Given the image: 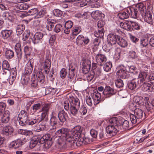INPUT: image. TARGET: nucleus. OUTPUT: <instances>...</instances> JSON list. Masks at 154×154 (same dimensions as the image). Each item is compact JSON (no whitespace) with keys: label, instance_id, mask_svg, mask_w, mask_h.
<instances>
[{"label":"nucleus","instance_id":"obj_16","mask_svg":"<svg viewBox=\"0 0 154 154\" xmlns=\"http://www.w3.org/2000/svg\"><path fill=\"white\" fill-rule=\"evenodd\" d=\"M138 85L139 87L141 86L142 85H143L142 89V90L144 91H148V92H152L154 90L152 86L150 84L148 83L144 82L143 83V82L142 84H141L140 85V82H139V83H138L137 82V86Z\"/></svg>","mask_w":154,"mask_h":154},{"label":"nucleus","instance_id":"obj_41","mask_svg":"<svg viewBox=\"0 0 154 154\" xmlns=\"http://www.w3.org/2000/svg\"><path fill=\"white\" fill-rule=\"evenodd\" d=\"M113 45L108 42L107 45H104L103 47V50L106 52H108L112 48Z\"/></svg>","mask_w":154,"mask_h":154},{"label":"nucleus","instance_id":"obj_48","mask_svg":"<svg viewBox=\"0 0 154 154\" xmlns=\"http://www.w3.org/2000/svg\"><path fill=\"white\" fill-rule=\"evenodd\" d=\"M116 86L119 88L122 87L124 85V84L122 80L120 79H117L115 82Z\"/></svg>","mask_w":154,"mask_h":154},{"label":"nucleus","instance_id":"obj_29","mask_svg":"<svg viewBox=\"0 0 154 154\" xmlns=\"http://www.w3.org/2000/svg\"><path fill=\"white\" fill-rule=\"evenodd\" d=\"M128 72L127 70H118L116 72V74L119 77L125 79L128 77Z\"/></svg>","mask_w":154,"mask_h":154},{"label":"nucleus","instance_id":"obj_19","mask_svg":"<svg viewBox=\"0 0 154 154\" xmlns=\"http://www.w3.org/2000/svg\"><path fill=\"white\" fill-rule=\"evenodd\" d=\"M119 37V36L117 35L113 34L108 35L107 36L108 43L112 45H115L116 42H117Z\"/></svg>","mask_w":154,"mask_h":154},{"label":"nucleus","instance_id":"obj_52","mask_svg":"<svg viewBox=\"0 0 154 154\" xmlns=\"http://www.w3.org/2000/svg\"><path fill=\"white\" fill-rule=\"evenodd\" d=\"M62 26L60 24H57L54 27V31L56 33H58L60 32L62 28Z\"/></svg>","mask_w":154,"mask_h":154},{"label":"nucleus","instance_id":"obj_62","mask_svg":"<svg viewBox=\"0 0 154 154\" xmlns=\"http://www.w3.org/2000/svg\"><path fill=\"white\" fill-rule=\"evenodd\" d=\"M91 135L94 138H96L97 136V132L94 129H91L90 131Z\"/></svg>","mask_w":154,"mask_h":154},{"label":"nucleus","instance_id":"obj_47","mask_svg":"<svg viewBox=\"0 0 154 154\" xmlns=\"http://www.w3.org/2000/svg\"><path fill=\"white\" fill-rule=\"evenodd\" d=\"M50 137V135L48 134H45L43 135L41 138H40V141H44L45 142L49 140Z\"/></svg>","mask_w":154,"mask_h":154},{"label":"nucleus","instance_id":"obj_3","mask_svg":"<svg viewBox=\"0 0 154 154\" xmlns=\"http://www.w3.org/2000/svg\"><path fill=\"white\" fill-rule=\"evenodd\" d=\"M138 11L140 12L141 15L143 17L145 22L150 25H152V14L150 12L146 11V7L143 3H140L135 5V19L140 16Z\"/></svg>","mask_w":154,"mask_h":154},{"label":"nucleus","instance_id":"obj_10","mask_svg":"<svg viewBox=\"0 0 154 154\" xmlns=\"http://www.w3.org/2000/svg\"><path fill=\"white\" fill-rule=\"evenodd\" d=\"M57 112L56 111H54L52 113L53 116L51 117L50 119V130L52 131V132H54L55 131L56 127L55 125L57 124V118L54 116L56 115Z\"/></svg>","mask_w":154,"mask_h":154},{"label":"nucleus","instance_id":"obj_58","mask_svg":"<svg viewBox=\"0 0 154 154\" xmlns=\"http://www.w3.org/2000/svg\"><path fill=\"white\" fill-rule=\"evenodd\" d=\"M73 26V23L70 20H68L66 22L65 27L67 28H71Z\"/></svg>","mask_w":154,"mask_h":154},{"label":"nucleus","instance_id":"obj_15","mask_svg":"<svg viewBox=\"0 0 154 154\" xmlns=\"http://www.w3.org/2000/svg\"><path fill=\"white\" fill-rule=\"evenodd\" d=\"M34 60L31 59L27 63L25 69L24 73L27 75L30 74L32 71Z\"/></svg>","mask_w":154,"mask_h":154},{"label":"nucleus","instance_id":"obj_50","mask_svg":"<svg viewBox=\"0 0 154 154\" xmlns=\"http://www.w3.org/2000/svg\"><path fill=\"white\" fill-rule=\"evenodd\" d=\"M41 107V104L40 103L34 104L32 106V109L34 112H35L39 109Z\"/></svg>","mask_w":154,"mask_h":154},{"label":"nucleus","instance_id":"obj_31","mask_svg":"<svg viewBox=\"0 0 154 154\" xmlns=\"http://www.w3.org/2000/svg\"><path fill=\"white\" fill-rule=\"evenodd\" d=\"M117 41V43L120 46L123 48H125L128 45V43L123 38L120 36Z\"/></svg>","mask_w":154,"mask_h":154},{"label":"nucleus","instance_id":"obj_11","mask_svg":"<svg viewBox=\"0 0 154 154\" xmlns=\"http://www.w3.org/2000/svg\"><path fill=\"white\" fill-rule=\"evenodd\" d=\"M130 22L131 24L134 23V21L132 20L128 21L126 22H121L120 23V26L122 28L128 31H134L135 28L134 26V25L132 24V27H131V25H129Z\"/></svg>","mask_w":154,"mask_h":154},{"label":"nucleus","instance_id":"obj_23","mask_svg":"<svg viewBox=\"0 0 154 154\" xmlns=\"http://www.w3.org/2000/svg\"><path fill=\"white\" fill-rule=\"evenodd\" d=\"M40 139V137L37 136L33 137L29 142V147L31 148H33L36 146L38 142L41 143Z\"/></svg>","mask_w":154,"mask_h":154},{"label":"nucleus","instance_id":"obj_44","mask_svg":"<svg viewBox=\"0 0 154 154\" xmlns=\"http://www.w3.org/2000/svg\"><path fill=\"white\" fill-rule=\"evenodd\" d=\"M24 52L26 55H30L32 50V48L28 46H26L24 47Z\"/></svg>","mask_w":154,"mask_h":154},{"label":"nucleus","instance_id":"obj_30","mask_svg":"<svg viewBox=\"0 0 154 154\" xmlns=\"http://www.w3.org/2000/svg\"><path fill=\"white\" fill-rule=\"evenodd\" d=\"M82 30V29L80 26H74L72 28V34L71 35V38L73 39L74 35L75 36L80 32Z\"/></svg>","mask_w":154,"mask_h":154},{"label":"nucleus","instance_id":"obj_26","mask_svg":"<svg viewBox=\"0 0 154 154\" xmlns=\"http://www.w3.org/2000/svg\"><path fill=\"white\" fill-rule=\"evenodd\" d=\"M47 21L46 25L47 29L48 30L51 31L53 27L54 26L56 20L51 18H49L47 19Z\"/></svg>","mask_w":154,"mask_h":154},{"label":"nucleus","instance_id":"obj_46","mask_svg":"<svg viewBox=\"0 0 154 154\" xmlns=\"http://www.w3.org/2000/svg\"><path fill=\"white\" fill-rule=\"evenodd\" d=\"M91 96L92 98H101L100 94L98 91L97 90H95L93 93L91 94Z\"/></svg>","mask_w":154,"mask_h":154},{"label":"nucleus","instance_id":"obj_59","mask_svg":"<svg viewBox=\"0 0 154 154\" xmlns=\"http://www.w3.org/2000/svg\"><path fill=\"white\" fill-rule=\"evenodd\" d=\"M85 99L86 103L88 105L90 106H91L92 105L93 103L91 97L87 96Z\"/></svg>","mask_w":154,"mask_h":154},{"label":"nucleus","instance_id":"obj_7","mask_svg":"<svg viewBox=\"0 0 154 154\" xmlns=\"http://www.w3.org/2000/svg\"><path fill=\"white\" fill-rule=\"evenodd\" d=\"M51 107V104L45 103L43 104L41 111L42 113L40 116H38L36 117L38 123L41 122L48 115L49 109Z\"/></svg>","mask_w":154,"mask_h":154},{"label":"nucleus","instance_id":"obj_51","mask_svg":"<svg viewBox=\"0 0 154 154\" xmlns=\"http://www.w3.org/2000/svg\"><path fill=\"white\" fill-rule=\"evenodd\" d=\"M121 52V51L120 49H118L116 51L114 57L116 60H118L120 58Z\"/></svg>","mask_w":154,"mask_h":154},{"label":"nucleus","instance_id":"obj_37","mask_svg":"<svg viewBox=\"0 0 154 154\" xmlns=\"http://www.w3.org/2000/svg\"><path fill=\"white\" fill-rule=\"evenodd\" d=\"M120 120H121L122 122V123L121 125H118L119 126H120V128H123L124 130H127L128 129L129 126V123L128 121L127 120H125L123 122L121 119H119Z\"/></svg>","mask_w":154,"mask_h":154},{"label":"nucleus","instance_id":"obj_5","mask_svg":"<svg viewBox=\"0 0 154 154\" xmlns=\"http://www.w3.org/2000/svg\"><path fill=\"white\" fill-rule=\"evenodd\" d=\"M109 121L111 124L106 128V130L107 133L112 136L115 135L119 130L115 126L118 127V125H121L122 122L116 117L111 119Z\"/></svg>","mask_w":154,"mask_h":154},{"label":"nucleus","instance_id":"obj_28","mask_svg":"<svg viewBox=\"0 0 154 154\" xmlns=\"http://www.w3.org/2000/svg\"><path fill=\"white\" fill-rule=\"evenodd\" d=\"M15 49L17 57L21 58L22 56V52L21 48V45L20 43H18L15 46Z\"/></svg>","mask_w":154,"mask_h":154},{"label":"nucleus","instance_id":"obj_55","mask_svg":"<svg viewBox=\"0 0 154 154\" xmlns=\"http://www.w3.org/2000/svg\"><path fill=\"white\" fill-rule=\"evenodd\" d=\"M148 43V40L147 38L143 39L140 40V44L143 47L146 46Z\"/></svg>","mask_w":154,"mask_h":154},{"label":"nucleus","instance_id":"obj_4","mask_svg":"<svg viewBox=\"0 0 154 154\" xmlns=\"http://www.w3.org/2000/svg\"><path fill=\"white\" fill-rule=\"evenodd\" d=\"M28 116L27 112L24 110H22L20 112L18 116V119L17 120L20 125L24 126L28 125H32L35 123H38L36 117L35 119L30 120Z\"/></svg>","mask_w":154,"mask_h":154},{"label":"nucleus","instance_id":"obj_53","mask_svg":"<svg viewBox=\"0 0 154 154\" xmlns=\"http://www.w3.org/2000/svg\"><path fill=\"white\" fill-rule=\"evenodd\" d=\"M67 74V72L66 69L64 68L62 69L60 72V77L62 79L64 78Z\"/></svg>","mask_w":154,"mask_h":154},{"label":"nucleus","instance_id":"obj_25","mask_svg":"<svg viewBox=\"0 0 154 154\" xmlns=\"http://www.w3.org/2000/svg\"><path fill=\"white\" fill-rule=\"evenodd\" d=\"M10 119V113L8 111H5L2 116L1 120L2 123H7Z\"/></svg>","mask_w":154,"mask_h":154},{"label":"nucleus","instance_id":"obj_20","mask_svg":"<svg viewBox=\"0 0 154 154\" xmlns=\"http://www.w3.org/2000/svg\"><path fill=\"white\" fill-rule=\"evenodd\" d=\"M92 18L94 20H98L104 17V14L101 11L97 10L93 11L91 13Z\"/></svg>","mask_w":154,"mask_h":154},{"label":"nucleus","instance_id":"obj_14","mask_svg":"<svg viewBox=\"0 0 154 154\" xmlns=\"http://www.w3.org/2000/svg\"><path fill=\"white\" fill-rule=\"evenodd\" d=\"M82 66L83 71L85 73H88L90 70L91 66V62L88 59H85L82 62Z\"/></svg>","mask_w":154,"mask_h":154},{"label":"nucleus","instance_id":"obj_21","mask_svg":"<svg viewBox=\"0 0 154 154\" xmlns=\"http://www.w3.org/2000/svg\"><path fill=\"white\" fill-rule=\"evenodd\" d=\"M12 33L13 31L11 29H5L1 31L2 38L5 39L10 38Z\"/></svg>","mask_w":154,"mask_h":154},{"label":"nucleus","instance_id":"obj_2","mask_svg":"<svg viewBox=\"0 0 154 154\" xmlns=\"http://www.w3.org/2000/svg\"><path fill=\"white\" fill-rule=\"evenodd\" d=\"M69 100L70 103L69 106L67 100L64 101L63 106L67 111L69 110L71 113L74 116H76L78 114V110L80 106V102L79 99L73 97H69Z\"/></svg>","mask_w":154,"mask_h":154},{"label":"nucleus","instance_id":"obj_34","mask_svg":"<svg viewBox=\"0 0 154 154\" xmlns=\"http://www.w3.org/2000/svg\"><path fill=\"white\" fill-rule=\"evenodd\" d=\"M95 36L98 38H101L103 37L104 35V30L103 28L99 29L94 32Z\"/></svg>","mask_w":154,"mask_h":154},{"label":"nucleus","instance_id":"obj_27","mask_svg":"<svg viewBox=\"0 0 154 154\" xmlns=\"http://www.w3.org/2000/svg\"><path fill=\"white\" fill-rule=\"evenodd\" d=\"M145 107L148 112H153L154 111V100H152L151 102H145Z\"/></svg>","mask_w":154,"mask_h":154},{"label":"nucleus","instance_id":"obj_54","mask_svg":"<svg viewBox=\"0 0 154 154\" xmlns=\"http://www.w3.org/2000/svg\"><path fill=\"white\" fill-rule=\"evenodd\" d=\"M38 9L36 8H35L29 10L28 11V13L29 14V15H36Z\"/></svg>","mask_w":154,"mask_h":154},{"label":"nucleus","instance_id":"obj_49","mask_svg":"<svg viewBox=\"0 0 154 154\" xmlns=\"http://www.w3.org/2000/svg\"><path fill=\"white\" fill-rule=\"evenodd\" d=\"M79 111L82 115H85L87 112V110L86 107L84 105L82 106L79 109Z\"/></svg>","mask_w":154,"mask_h":154},{"label":"nucleus","instance_id":"obj_8","mask_svg":"<svg viewBox=\"0 0 154 154\" xmlns=\"http://www.w3.org/2000/svg\"><path fill=\"white\" fill-rule=\"evenodd\" d=\"M130 12L131 16L135 14V9L133 8H129L126 11H121L117 14L118 17L120 19L123 20L129 17Z\"/></svg>","mask_w":154,"mask_h":154},{"label":"nucleus","instance_id":"obj_63","mask_svg":"<svg viewBox=\"0 0 154 154\" xmlns=\"http://www.w3.org/2000/svg\"><path fill=\"white\" fill-rule=\"evenodd\" d=\"M8 8L7 6L3 3H0V9L2 11H5L7 10Z\"/></svg>","mask_w":154,"mask_h":154},{"label":"nucleus","instance_id":"obj_57","mask_svg":"<svg viewBox=\"0 0 154 154\" xmlns=\"http://www.w3.org/2000/svg\"><path fill=\"white\" fill-rule=\"evenodd\" d=\"M94 72H91V73L88 74L86 76L88 82L91 81L94 77Z\"/></svg>","mask_w":154,"mask_h":154},{"label":"nucleus","instance_id":"obj_60","mask_svg":"<svg viewBox=\"0 0 154 154\" xmlns=\"http://www.w3.org/2000/svg\"><path fill=\"white\" fill-rule=\"evenodd\" d=\"M55 39L56 37L54 35H52L51 36L49 40V43L50 45L52 46L53 45Z\"/></svg>","mask_w":154,"mask_h":154},{"label":"nucleus","instance_id":"obj_17","mask_svg":"<svg viewBox=\"0 0 154 154\" xmlns=\"http://www.w3.org/2000/svg\"><path fill=\"white\" fill-rule=\"evenodd\" d=\"M95 58L97 62L100 66L103 65L107 60L105 55L101 54H97Z\"/></svg>","mask_w":154,"mask_h":154},{"label":"nucleus","instance_id":"obj_22","mask_svg":"<svg viewBox=\"0 0 154 154\" xmlns=\"http://www.w3.org/2000/svg\"><path fill=\"white\" fill-rule=\"evenodd\" d=\"M24 144L20 139H17L11 142L9 145L10 148H17Z\"/></svg>","mask_w":154,"mask_h":154},{"label":"nucleus","instance_id":"obj_42","mask_svg":"<svg viewBox=\"0 0 154 154\" xmlns=\"http://www.w3.org/2000/svg\"><path fill=\"white\" fill-rule=\"evenodd\" d=\"M112 67V64L110 62H107L104 65L103 67L104 71L106 72L109 71Z\"/></svg>","mask_w":154,"mask_h":154},{"label":"nucleus","instance_id":"obj_24","mask_svg":"<svg viewBox=\"0 0 154 154\" xmlns=\"http://www.w3.org/2000/svg\"><path fill=\"white\" fill-rule=\"evenodd\" d=\"M58 117L60 121L63 123L66 120V117L67 116L66 113L63 110H62L59 111L58 113Z\"/></svg>","mask_w":154,"mask_h":154},{"label":"nucleus","instance_id":"obj_32","mask_svg":"<svg viewBox=\"0 0 154 154\" xmlns=\"http://www.w3.org/2000/svg\"><path fill=\"white\" fill-rule=\"evenodd\" d=\"M37 81L41 83H43L45 81V76L42 72H39L36 75Z\"/></svg>","mask_w":154,"mask_h":154},{"label":"nucleus","instance_id":"obj_39","mask_svg":"<svg viewBox=\"0 0 154 154\" xmlns=\"http://www.w3.org/2000/svg\"><path fill=\"white\" fill-rule=\"evenodd\" d=\"M137 17V21L135 20V29L137 30H140L141 28H142L141 24L142 23V21H141V19H139Z\"/></svg>","mask_w":154,"mask_h":154},{"label":"nucleus","instance_id":"obj_40","mask_svg":"<svg viewBox=\"0 0 154 154\" xmlns=\"http://www.w3.org/2000/svg\"><path fill=\"white\" fill-rule=\"evenodd\" d=\"M46 10L45 9H42L39 11H38V12L35 17L36 18L43 17L45 14Z\"/></svg>","mask_w":154,"mask_h":154},{"label":"nucleus","instance_id":"obj_33","mask_svg":"<svg viewBox=\"0 0 154 154\" xmlns=\"http://www.w3.org/2000/svg\"><path fill=\"white\" fill-rule=\"evenodd\" d=\"M25 29V27L23 24L18 25L16 27V32L17 35H20L22 34Z\"/></svg>","mask_w":154,"mask_h":154},{"label":"nucleus","instance_id":"obj_18","mask_svg":"<svg viewBox=\"0 0 154 154\" xmlns=\"http://www.w3.org/2000/svg\"><path fill=\"white\" fill-rule=\"evenodd\" d=\"M51 61L49 59H46L45 61L44 64L43 66L42 69L44 70V72L46 74H48L50 71V68L51 67Z\"/></svg>","mask_w":154,"mask_h":154},{"label":"nucleus","instance_id":"obj_36","mask_svg":"<svg viewBox=\"0 0 154 154\" xmlns=\"http://www.w3.org/2000/svg\"><path fill=\"white\" fill-rule=\"evenodd\" d=\"M143 112L140 109H135V119H141L143 116Z\"/></svg>","mask_w":154,"mask_h":154},{"label":"nucleus","instance_id":"obj_43","mask_svg":"<svg viewBox=\"0 0 154 154\" xmlns=\"http://www.w3.org/2000/svg\"><path fill=\"white\" fill-rule=\"evenodd\" d=\"M53 13L54 15L56 17H62L63 16V12L58 9L54 10L53 11Z\"/></svg>","mask_w":154,"mask_h":154},{"label":"nucleus","instance_id":"obj_38","mask_svg":"<svg viewBox=\"0 0 154 154\" xmlns=\"http://www.w3.org/2000/svg\"><path fill=\"white\" fill-rule=\"evenodd\" d=\"M2 68L3 69L7 70L8 72L11 70V68L8 62L6 60H4L2 63Z\"/></svg>","mask_w":154,"mask_h":154},{"label":"nucleus","instance_id":"obj_64","mask_svg":"<svg viewBox=\"0 0 154 154\" xmlns=\"http://www.w3.org/2000/svg\"><path fill=\"white\" fill-rule=\"evenodd\" d=\"M134 84L135 81L134 80L131 81L128 84V87L131 90H134Z\"/></svg>","mask_w":154,"mask_h":154},{"label":"nucleus","instance_id":"obj_12","mask_svg":"<svg viewBox=\"0 0 154 154\" xmlns=\"http://www.w3.org/2000/svg\"><path fill=\"white\" fill-rule=\"evenodd\" d=\"M43 35L42 32H36L32 39L33 43L35 44L42 42L43 40Z\"/></svg>","mask_w":154,"mask_h":154},{"label":"nucleus","instance_id":"obj_1","mask_svg":"<svg viewBox=\"0 0 154 154\" xmlns=\"http://www.w3.org/2000/svg\"><path fill=\"white\" fill-rule=\"evenodd\" d=\"M82 132V129L81 126H77L71 131L66 128H61L57 131L55 134L59 137L58 143L59 145L65 142L66 141L74 143L75 140H77L76 144L77 146H79L83 144L89 143L90 142L88 137L80 136Z\"/></svg>","mask_w":154,"mask_h":154},{"label":"nucleus","instance_id":"obj_61","mask_svg":"<svg viewBox=\"0 0 154 154\" xmlns=\"http://www.w3.org/2000/svg\"><path fill=\"white\" fill-rule=\"evenodd\" d=\"M39 130L40 131H43L46 129V123L45 122H42L39 125Z\"/></svg>","mask_w":154,"mask_h":154},{"label":"nucleus","instance_id":"obj_6","mask_svg":"<svg viewBox=\"0 0 154 154\" xmlns=\"http://www.w3.org/2000/svg\"><path fill=\"white\" fill-rule=\"evenodd\" d=\"M154 80V73H151L148 74L146 72H140L138 76L137 82L140 85L145 81H149Z\"/></svg>","mask_w":154,"mask_h":154},{"label":"nucleus","instance_id":"obj_35","mask_svg":"<svg viewBox=\"0 0 154 154\" xmlns=\"http://www.w3.org/2000/svg\"><path fill=\"white\" fill-rule=\"evenodd\" d=\"M5 56L6 59H9L12 58L14 56V52L10 49H7L5 52Z\"/></svg>","mask_w":154,"mask_h":154},{"label":"nucleus","instance_id":"obj_45","mask_svg":"<svg viewBox=\"0 0 154 154\" xmlns=\"http://www.w3.org/2000/svg\"><path fill=\"white\" fill-rule=\"evenodd\" d=\"M30 31L29 30H26L23 35V39L24 41L26 40L30 35Z\"/></svg>","mask_w":154,"mask_h":154},{"label":"nucleus","instance_id":"obj_56","mask_svg":"<svg viewBox=\"0 0 154 154\" xmlns=\"http://www.w3.org/2000/svg\"><path fill=\"white\" fill-rule=\"evenodd\" d=\"M77 66L76 64H72L69 66V70L75 72L76 70L77 69Z\"/></svg>","mask_w":154,"mask_h":154},{"label":"nucleus","instance_id":"obj_13","mask_svg":"<svg viewBox=\"0 0 154 154\" xmlns=\"http://www.w3.org/2000/svg\"><path fill=\"white\" fill-rule=\"evenodd\" d=\"M116 93V91L113 88L108 86L105 87L103 92V94L106 97H109Z\"/></svg>","mask_w":154,"mask_h":154},{"label":"nucleus","instance_id":"obj_9","mask_svg":"<svg viewBox=\"0 0 154 154\" xmlns=\"http://www.w3.org/2000/svg\"><path fill=\"white\" fill-rule=\"evenodd\" d=\"M76 44L79 46H85L87 45L90 42V39L87 36H84L82 35H79L76 40Z\"/></svg>","mask_w":154,"mask_h":154}]
</instances>
